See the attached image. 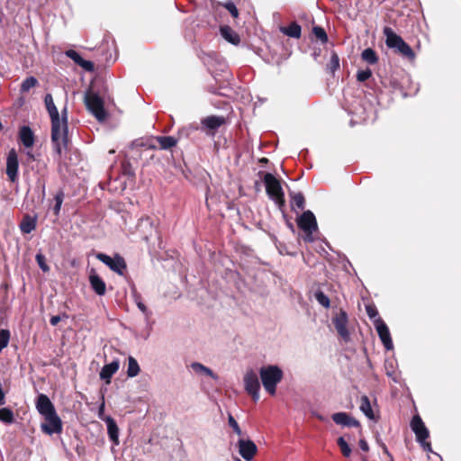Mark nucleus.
Masks as SVG:
<instances>
[{
  "label": "nucleus",
  "mask_w": 461,
  "mask_h": 461,
  "mask_svg": "<svg viewBox=\"0 0 461 461\" xmlns=\"http://www.w3.org/2000/svg\"><path fill=\"white\" fill-rule=\"evenodd\" d=\"M44 103L51 122V144L59 158H61L68 145L67 107L62 109L60 118L50 94L45 95Z\"/></svg>",
  "instance_id": "1"
},
{
  "label": "nucleus",
  "mask_w": 461,
  "mask_h": 461,
  "mask_svg": "<svg viewBox=\"0 0 461 461\" xmlns=\"http://www.w3.org/2000/svg\"><path fill=\"white\" fill-rule=\"evenodd\" d=\"M260 379L265 390L271 395H275L276 385L283 379V371L277 366L269 365L259 370Z\"/></svg>",
  "instance_id": "2"
},
{
  "label": "nucleus",
  "mask_w": 461,
  "mask_h": 461,
  "mask_svg": "<svg viewBox=\"0 0 461 461\" xmlns=\"http://www.w3.org/2000/svg\"><path fill=\"white\" fill-rule=\"evenodd\" d=\"M384 34L386 38L385 43L388 48L395 50L396 52L408 59L409 60L414 59L415 53L412 49L390 27H385L384 29Z\"/></svg>",
  "instance_id": "3"
},
{
  "label": "nucleus",
  "mask_w": 461,
  "mask_h": 461,
  "mask_svg": "<svg viewBox=\"0 0 461 461\" xmlns=\"http://www.w3.org/2000/svg\"><path fill=\"white\" fill-rule=\"evenodd\" d=\"M268 196L281 208L285 205V194L280 182L271 173H266L263 178Z\"/></svg>",
  "instance_id": "4"
},
{
  "label": "nucleus",
  "mask_w": 461,
  "mask_h": 461,
  "mask_svg": "<svg viewBox=\"0 0 461 461\" xmlns=\"http://www.w3.org/2000/svg\"><path fill=\"white\" fill-rule=\"evenodd\" d=\"M411 428L412 431L415 433L416 439L420 444L422 448L425 451L430 452L431 445L429 442L426 441V439L429 436V433L424 422L422 421L421 418L419 415L413 416L411 421Z\"/></svg>",
  "instance_id": "5"
},
{
  "label": "nucleus",
  "mask_w": 461,
  "mask_h": 461,
  "mask_svg": "<svg viewBox=\"0 0 461 461\" xmlns=\"http://www.w3.org/2000/svg\"><path fill=\"white\" fill-rule=\"evenodd\" d=\"M85 102L87 109L98 121H104L106 118V112L104 107L103 99L95 93L89 92L86 95Z\"/></svg>",
  "instance_id": "6"
},
{
  "label": "nucleus",
  "mask_w": 461,
  "mask_h": 461,
  "mask_svg": "<svg viewBox=\"0 0 461 461\" xmlns=\"http://www.w3.org/2000/svg\"><path fill=\"white\" fill-rule=\"evenodd\" d=\"M298 227L305 233V241L313 240L312 234L317 230V221L314 214L311 211H305L297 220Z\"/></svg>",
  "instance_id": "7"
},
{
  "label": "nucleus",
  "mask_w": 461,
  "mask_h": 461,
  "mask_svg": "<svg viewBox=\"0 0 461 461\" xmlns=\"http://www.w3.org/2000/svg\"><path fill=\"white\" fill-rule=\"evenodd\" d=\"M96 258L120 276H122L126 270V262L119 254H115L114 257H110L104 253H98L96 254Z\"/></svg>",
  "instance_id": "8"
},
{
  "label": "nucleus",
  "mask_w": 461,
  "mask_h": 461,
  "mask_svg": "<svg viewBox=\"0 0 461 461\" xmlns=\"http://www.w3.org/2000/svg\"><path fill=\"white\" fill-rule=\"evenodd\" d=\"M44 422L41 424V431L47 435L59 434L62 432L63 425L61 419L57 412L45 416Z\"/></svg>",
  "instance_id": "9"
},
{
  "label": "nucleus",
  "mask_w": 461,
  "mask_h": 461,
  "mask_svg": "<svg viewBox=\"0 0 461 461\" xmlns=\"http://www.w3.org/2000/svg\"><path fill=\"white\" fill-rule=\"evenodd\" d=\"M246 392L250 394L254 401L259 399L260 384L258 375L253 370H249L243 378Z\"/></svg>",
  "instance_id": "10"
},
{
  "label": "nucleus",
  "mask_w": 461,
  "mask_h": 461,
  "mask_svg": "<svg viewBox=\"0 0 461 461\" xmlns=\"http://www.w3.org/2000/svg\"><path fill=\"white\" fill-rule=\"evenodd\" d=\"M19 161L18 155L14 149H12L7 155L6 158V175L12 183L18 180Z\"/></svg>",
  "instance_id": "11"
},
{
  "label": "nucleus",
  "mask_w": 461,
  "mask_h": 461,
  "mask_svg": "<svg viewBox=\"0 0 461 461\" xmlns=\"http://www.w3.org/2000/svg\"><path fill=\"white\" fill-rule=\"evenodd\" d=\"M239 454L246 461H251L258 452L256 444L250 439L240 438L237 442Z\"/></svg>",
  "instance_id": "12"
},
{
  "label": "nucleus",
  "mask_w": 461,
  "mask_h": 461,
  "mask_svg": "<svg viewBox=\"0 0 461 461\" xmlns=\"http://www.w3.org/2000/svg\"><path fill=\"white\" fill-rule=\"evenodd\" d=\"M332 322L335 326V329L339 335L346 341L349 339V332L347 329L348 326V315L346 312L340 311L338 314H336Z\"/></svg>",
  "instance_id": "13"
},
{
  "label": "nucleus",
  "mask_w": 461,
  "mask_h": 461,
  "mask_svg": "<svg viewBox=\"0 0 461 461\" xmlns=\"http://www.w3.org/2000/svg\"><path fill=\"white\" fill-rule=\"evenodd\" d=\"M375 327L378 333V336L383 342L384 348L387 350L393 348V341L391 339L390 331L387 325L381 318H377L375 320Z\"/></svg>",
  "instance_id": "14"
},
{
  "label": "nucleus",
  "mask_w": 461,
  "mask_h": 461,
  "mask_svg": "<svg viewBox=\"0 0 461 461\" xmlns=\"http://www.w3.org/2000/svg\"><path fill=\"white\" fill-rule=\"evenodd\" d=\"M36 409L39 413L42 416H48L56 412L53 403L50 398L45 394H40L36 401Z\"/></svg>",
  "instance_id": "15"
},
{
  "label": "nucleus",
  "mask_w": 461,
  "mask_h": 461,
  "mask_svg": "<svg viewBox=\"0 0 461 461\" xmlns=\"http://www.w3.org/2000/svg\"><path fill=\"white\" fill-rule=\"evenodd\" d=\"M333 421L344 427H359L360 423L346 412H336L332 415Z\"/></svg>",
  "instance_id": "16"
},
{
  "label": "nucleus",
  "mask_w": 461,
  "mask_h": 461,
  "mask_svg": "<svg viewBox=\"0 0 461 461\" xmlns=\"http://www.w3.org/2000/svg\"><path fill=\"white\" fill-rule=\"evenodd\" d=\"M89 283L95 293L100 296L104 295L106 292V285L104 281L95 273L94 269L89 275Z\"/></svg>",
  "instance_id": "17"
},
{
  "label": "nucleus",
  "mask_w": 461,
  "mask_h": 461,
  "mask_svg": "<svg viewBox=\"0 0 461 461\" xmlns=\"http://www.w3.org/2000/svg\"><path fill=\"white\" fill-rule=\"evenodd\" d=\"M66 55L86 71L91 72L94 70V64L89 60H85L76 50H68L66 51Z\"/></svg>",
  "instance_id": "18"
},
{
  "label": "nucleus",
  "mask_w": 461,
  "mask_h": 461,
  "mask_svg": "<svg viewBox=\"0 0 461 461\" xmlns=\"http://www.w3.org/2000/svg\"><path fill=\"white\" fill-rule=\"evenodd\" d=\"M225 123V118L222 116L211 115L201 121L202 127L210 131H214Z\"/></svg>",
  "instance_id": "19"
},
{
  "label": "nucleus",
  "mask_w": 461,
  "mask_h": 461,
  "mask_svg": "<svg viewBox=\"0 0 461 461\" xmlns=\"http://www.w3.org/2000/svg\"><path fill=\"white\" fill-rule=\"evenodd\" d=\"M119 366V360H113L110 364L104 365L101 369L100 378L109 384L111 383L112 376L118 371Z\"/></svg>",
  "instance_id": "20"
},
{
  "label": "nucleus",
  "mask_w": 461,
  "mask_h": 461,
  "mask_svg": "<svg viewBox=\"0 0 461 461\" xmlns=\"http://www.w3.org/2000/svg\"><path fill=\"white\" fill-rule=\"evenodd\" d=\"M104 421L107 425V433L110 440L115 445H119V428L115 422V420L108 416L104 419Z\"/></svg>",
  "instance_id": "21"
},
{
  "label": "nucleus",
  "mask_w": 461,
  "mask_h": 461,
  "mask_svg": "<svg viewBox=\"0 0 461 461\" xmlns=\"http://www.w3.org/2000/svg\"><path fill=\"white\" fill-rule=\"evenodd\" d=\"M19 139L25 148H31L34 144V134L29 126H23L20 129Z\"/></svg>",
  "instance_id": "22"
},
{
  "label": "nucleus",
  "mask_w": 461,
  "mask_h": 461,
  "mask_svg": "<svg viewBox=\"0 0 461 461\" xmlns=\"http://www.w3.org/2000/svg\"><path fill=\"white\" fill-rule=\"evenodd\" d=\"M360 411L370 420H375L376 417L372 409L369 398L366 395H363L360 400Z\"/></svg>",
  "instance_id": "23"
},
{
  "label": "nucleus",
  "mask_w": 461,
  "mask_h": 461,
  "mask_svg": "<svg viewBox=\"0 0 461 461\" xmlns=\"http://www.w3.org/2000/svg\"><path fill=\"white\" fill-rule=\"evenodd\" d=\"M221 34L227 41L234 45L240 43L239 35L230 26L221 27Z\"/></svg>",
  "instance_id": "24"
},
{
  "label": "nucleus",
  "mask_w": 461,
  "mask_h": 461,
  "mask_svg": "<svg viewBox=\"0 0 461 461\" xmlns=\"http://www.w3.org/2000/svg\"><path fill=\"white\" fill-rule=\"evenodd\" d=\"M281 32L292 38L299 39L301 37L302 28L297 23H292L286 27H282Z\"/></svg>",
  "instance_id": "25"
},
{
  "label": "nucleus",
  "mask_w": 461,
  "mask_h": 461,
  "mask_svg": "<svg viewBox=\"0 0 461 461\" xmlns=\"http://www.w3.org/2000/svg\"><path fill=\"white\" fill-rule=\"evenodd\" d=\"M191 367L194 370V372H195L196 374H201V375L210 376L214 380L218 379V375H215L212 372V370H211L210 368H208L207 366H203L201 363L194 362L191 364Z\"/></svg>",
  "instance_id": "26"
},
{
  "label": "nucleus",
  "mask_w": 461,
  "mask_h": 461,
  "mask_svg": "<svg viewBox=\"0 0 461 461\" xmlns=\"http://www.w3.org/2000/svg\"><path fill=\"white\" fill-rule=\"evenodd\" d=\"M36 228V221L34 218L26 215L20 223V229L23 233H31Z\"/></svg>",
  "instance_id": "27"
},
{
  "label": "nucleus",
  "mask_w": 461,
  "mask_h": 461,
  "mask_svg": "<svg viewBox=\"0 0 461 461\" xmlns=\"http://www.w3.org/2000/svg\"><path fill=\"white\" fill-rule=\"evenodd\" d=\"M140 371V368L137 360L133 357H129L127 375L129 377H135L139 375Z\"/></svg>",
  "instance_id": "28"
},
{
  "label": "nucleus",
  "mask_w": 461,
  "mask_h": 461,
  "mask_svg": "<svg viewBox=\"0 0 461 461\" xmlns=\"http://www.w3.org/2000/svg\"><path fill=\"white\" fill-rule=\"evenodd\" d=\"M157 140L163 149H167L176 145V140L172 136H159Z\"/></svg>",
  "instance_id": "29"
},
{
  "label": "nucleus",
  "mask_w": 461,
  "mask_h": 461,
  "mask_svg": "<svg viewBox=\"0 0 461 461\" xmlns=\"http://www.w3.org/2000/svg\"><path fill=\"white\" fill-rule=\"evenodd\" d=\"M0 420L6 424H11L14 420V412L9 408L0 409Z\"/></svg>",
  "instance_id": "30"
},
{
  "label": "nucleus",
  "mask_w": 461,
  "mask_h": 461,
  "mask_svg": "<svg viewBox=\"0 0 461 461\" xmlns=\"http://www.w3.org/2000/svg\"><path fill=\"white\" fill-rule=\"evenodd\" d=\"M362 59L369 64L377 62V56L374 50L367 48L361 54Z\"/></svg>",
  "instance_id": "31"
},
{
  "label": "nucleus",
  "mask_w": 461,
  "mask_h": 461,
  "mask_svg": "<svg viewBox=\"0 0 461 461\" xmlns=\"http://www.w3.org/2000/svg\"><path fill=\"white\" fill-rule=\"evenodd\" d=\"M339 68V58L337 53L332 52L330 62L327 65V70L334 74Z\"/></svg>",
  "instance_id": "32"
},
{
  "label": "nucleus",
  "mask_w": 461,
  "mask_h": 461,
  "mask_svg": "<svg viewBox=\"0 0 461 461\" xmlns=\"http://www.w3.org/2000/svg\"><path fill=\"white\" fill-rule=\"evenodd\" d=\"M316 301L324 308L328 309L330 306V301L329 297L321 290H318L314 294Z\"/></svg>",
  "instance_id": "33"
},
{
  "label": "nucleus",
  "mask_w": 461,
  "mask_h": 461,
  "mask_svg": "<svg viewBox=\"0 0 461 461\" xmlns=\"http://www.w3.org/2000/svg\"><path fill=\"white\" fill-rule=\"evenodd\" d=\"M38 84V80L36 79V77H29L27 78H25L23 83H22V86H21V92L23 93H26L28 92L31 88L36 86Z\"/></svg>",
  "instance_id": "34"
},
{
  "label": "nucleus",
  "mask_w": 461,
  "mask_h": 461,
  "mask_svg": "<svg viewBox=\"0 0 461 461\" xmlns=\"http://www.w3.org/2000/svg\"><path fill=\"white\" fill-rule=\"evenodd\" d=\"M64 200V193L59 191L54 196L55 204L53 206V212L56 216H58L60 212L61 205Z\"/></svg>",
  "instance_id": "35"
},
{
  "label": "nucleus",
  "mask_w": 461,
  "mask_h": 461,
  "mask_svg": "<svg viewBox=\"0 0 461 461\" xmlns=\"http://www.w3.org/2000/svg\"><path fill=\"white\" fill-rule=\"evenodd\" d=\"M338 446L340 448L342 455L346 457H348L351 454V448L349 445L347 443L343 437H339L337 440Z\"/></svg>",
  "instance_id": "36"
},
{
  "label": "nucleus",
  "mask_w": 461,
  "mask_h": 461,
  "mask_svg": "<svg viewBox=\"0 0 461 461\" xmlns=\"http://www.w3.org/2000/svg\"><path fill=\"white\" fill-rule=\"evenodd\" d=\"M312 32H313L315 37L318 40H320L322 43H325L328 41V36L323 28H321L320 26H315V27H313Z\"/></svg>",
  "instance_id": "37"
},
{
  "label": "nucleus",
  "mask_w": 461,
  "mask_h": 461,
  "mask_svg": "<svg viewBox=\"0 0 461 461\" xmlns=\"http://www.w3.org/2000/svg\"><path fill=\"white\" fill-rule=\"evenodd\" d=\"M304 196L301 193L294 194L292 197V205L296 206L298 209L304 208Z\"/></svg>",
  "instance_id": "38"
},
{
  "label": "nucleus",
  "mask_w": 461,
  "mask_h": 461,
  "mask_svg": "<svg viewBox=\"0 0 461 461\" xmlns=\"http://www.w3.org/2000/svg\"><path fill=\"white\" fill-rule=\"evenodd\" d=\"M10 339V332L7 330H0V352L5 348L9 342Z\"/></svg>",
  "instance_id": "39"
},
{
  "label": "nucleus",
  "mask_w": 461,
  "mask_h": 461,
  "mask_svg": "<svg viewBox=\"0 0 461 461\" xmlns=\"http://www.w3.org/2000/svg\"><path fill=\"white\" fill-rule=\"evenodd\" d=\"M134 298H135V303H136V304H137L138 308L140 309V311L143 314H145V316H146L147 318H149V315H150V312H149V311L148 310V308L146 307V305L141 302L140 295H139V294H135V295H134Z\"/></svg>",
  "instance_id": "40"
},
{
  "label": "nucleus",
  "mask_w": 461,
  "mask_h": 461,
  "mask_svg": "<svg viewBox=\"0 0 461 461\" xmlns=\"http://www.w3.org/2000/svg\"><path fill=\"white\" fill-rule=\"evenodd\" d=\"M228 423H229L230 427L232 428L233 431L238 436L240 437L242 435V431H241L238 422L236 421V420L234 419V417L231 414H229V416H228Z\"/></svg>",
  "instance_id": "41"
},
{
  "label": "nucleus",
  "mask_w": 461,
  "mask_h": 461,
  "mask_svg": "<svg viewBox=\"0 0 461 461\" xmlns=\"http://www.w3.org/2000/svg\"><path fill=\"white\" fill-rule=\"evenodd\" d=\"M372 76V71L369 68H366V70H359L357 74V79L359 82H364L370 78Z\"/></svg>",
  "instance_id": "42"
},
{
  "label": "nucleus",
  "mask_w": 461,
  "mask_h": 461,
  "mask_svg": "<svg viewBox=\"0 0 461 461\" xmlns=\"http://www.w3.org/2000/svg\"><path fill=\"white\" fill-rule=\"evenodd\" d=\"M36 261L43 272L49 271L50 267L45 263V257L42 254L36 255Z\"/></svg>",
  "instance_id": "43"
},
{
  "label": "nucleus",
  "mask_w": 461,
  "mask_h": 461,
  "mask_svg": "<svg viewBox=\"0 0 461 461\" xmlns=\"http://www.w3.org/2000/svg\"><path fill=\"white\" fill-rule=\"evenodd\" d=\"M224 7L230 13V14L237 18L239 16V11L236 5L232 2H227L224 4Z\"/></svg>",
  "instance_id": "44"
},
{
  "label": "nucleus",
  "mask_w": 461,
  "mask_h": 461,
  "mask_svg": "<svg viewBox=\"0 0 461 461\" xmlns=\"http://www.w3.org/2000/svg\"><path fill=\"white\" fill-rule=\"evenodd\" d=\"M366 312H367V315L372 319V318H375L378 313H377V311L372 307V306H367L366 307Z\"/></svg>",
  "instance_id": "45"
},
{
  "label": "nucleus",
  "mask_w": 461,
  "mask_h": 461,
  "mask_svg": "<svg viewBox=\"0 0 461 461\" xmlns=\"http://www.w3.org/2000/svg\"><path fill=\"white\" fill-rule=\"evenodd\" d=\"M61 318L59 315H55V316H52L50 319V323L52 325V326H56L59 321H60Z\"/></svg>",
  "instance_id": "46"
},
{
  "label": "nucleus",
  "mask_w": 461,
  "mask_h": 461,
  "mask_svg": "<svg viewBox=\"0 0 461 461\" xmlns=\"http://www.w3.org/2000/svg\"><path fill=\"white\" fill-rule=\"evenodd\" d=\"M359 447L366 452L369 450L368 444L365 439L359 440Z\"/></svg>",
  "instance_id": "47"
},
{
  "label": "nucleus",
  "mask_w": 461,
  "mask_h": 461,
  "mask_svg": "<svg viewBox=\"0 0 461 461\" xmlns=\"http://www.w3.org/2000/svg\"><path fill=\"white\" fill-rule=\"evenodd\" d=\"M380 446L383 448L384 453H385L392 459V456L389 453L387 447L384 443H380Z\"/></svg>",
  "instance_id": "48"
},
{
  "label": "nucleus",
  "mask_w": 461,
  "mask_h": 461,
  "mask_svg": "<svg viewBox=\"0 0 461 461\" xmlns=\"http://www.w3.org/2000/svg\"><path fill=\"white\" fill-rule=\"evenodd\" d=\"M317 418H318L319 420H324V418H323L321 415H317Z\"/></svg>",
  "instance_id": "49"
},
{
  "label": "nucleus",
  "mask_w": 461,
  "mask_h": 461,
  "mask_svg": "<svg viewBox=\"0 0 461 461\" xmlns=\"http://www.w3.org/2000/svg\"><path fill=\"white\" fill-rule=\"evenodd\" d=\"M143 223H144V221H143V220H141V221H140V224H139V226H140V225H141V224H143Z\"/></svg>",
  "instance_id": "50"
},
{
  "label": "nucleus",
  "mask_w": 461,
  "mask_h": 461,
  "mask_svg": "<svg viewBox=\"0 0 461 461\" xmlns=\"http://www.w3.org/2000/svg\"><path fill=\"white\" fill-rule=\"evenodd\" d=\"M236 461H241L240 458H236Z\"/></svg>",
  "instance_id": "51"
}]
</instances>
